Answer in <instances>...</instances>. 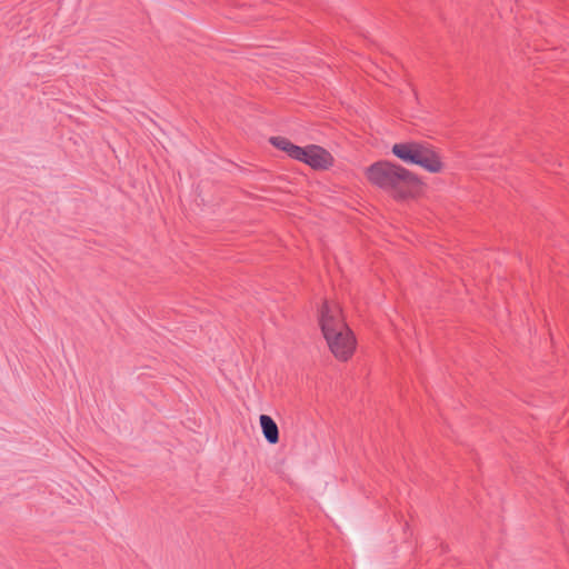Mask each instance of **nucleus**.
Returning <instances> with one entry per match:
<instances>
[{
	"instance_id": "nucleus-2",
	"label": "nucleus",
	"mask_w": 569,
	"mask_h": 569,
	"mask_svg": "<svg viewBox=\"0 0 569 569\" xmlns=\"http://www.w3.org/2000/svg\"><path fill=\"white\" fill-rule=\"evenodd\" d=\"M319 323L335 357L343 361L348 360L356 347L355 337L340 318L339 311L332 309L327 301L320 309Z\"/></svg>"
},
{
	"instance_id": "nucleus-3",
	"label": "nucleus",
	"mask_w": 569,
	"mask_h": 569,
	"mask_svg": "<svg viewBox=\"0 0 569 569\" xmlns=\"http://www.w3.org/2000/svg\"><path fill=\"white\" fill-rule=\"evenodd\" d=\"M395 157L407 164L420 166L431 173L440 172L442 162L437 152L427 143L417 141L395 143L391 148Z\"/></svg>"
},
{
	"instance_id": "nucleus-4",
	"label": "nucleus",
	"mask_w": 569,
	"mask_h": 569,
	"mask_svg": "<svg viewBox=\"0 0 569 569\" xmlns=\"http://www.w3.org/2000/svg\"><path fill=\"white\" fill-rule=\"evenodd\" d=\"M297 161L309 166L313 170H327L333 164V157L318 144H308L301 148Z\"/></svg>"
},
{
	"instance_id": "nucleus-5",
	"label": "nucleus",
	"mask_w": 569,
	"mask_h": 569,
	"mask_svg": "<svg viewBox=\"0 0 569 569\" xmlns=\"http://www.w3.org/2000/svg\"><path fill=\"white\" fill-rule=\"evenodd\" d=\"M259 420L264 439L270 445L277 443L279 441V429L276 421L268 415H261Z\"/></svg>"
},
{
	"instance_id": "nucleus-1",
	"label": "nucleus",
	"mask_w": 569,
	"mask_h": 569,
	"mask_svg": "<svg viewBox=\"0 0 569 569\" xmlns=\"http://www.w3.org/2000/svg\"><path fill=\"white\" fill-rule=\"evenodd\" d=\"M367 179L376 187L386 190L397 200H407L412 190L422 184L420 178L397 162L379 160L366 169Z\"/></svg>"
},
{
	"instance_id": "nucleus-6",
	"label": "nucleus",
	"mask_w": 569,
	"mask_h": 569,
	"mask_svg": "<svg viewBox=\"0 0 569 569\" xmlns=\"http://www.w3.org/2000/svg\"><path fill=\"white\" fill-rule=\"evenodd\" d=\"M269 142L274 148L286 152L290 158H292L295 160H297V157L299 156V152L301 151V148H302V147L291 142L288 138L281 137V136L271 137L269 139Z\"/></svg>"
}]
</instances>
